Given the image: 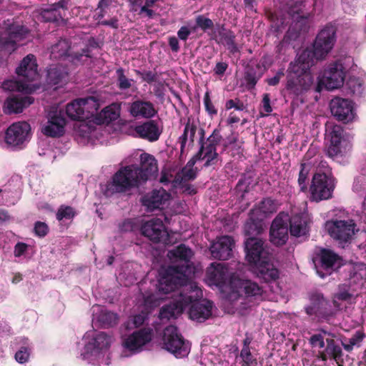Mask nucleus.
<instances>
[{
  "instance_id": "f8f14e48",
  "label": "nucleus",
  "mask_w": 366,
  "mask_h": 366,
  "mask_svg": "<svg viewBox=\"0 0 366 366\" xmlns=\"http://www.w3.org/2000/svg\"><path fill=\"white\" fill-rule=\"evenodd\" d=\"M232 277L237 276L234 273L230 274L228 267L224 263L212 262L206 270L209 284L219 288H228L230 290L229 281Z\"/></svg>"
},
{
  "instance_id": "680f3d73",
  "label": "nucleus",
  "mask_w": 366,
  "mask_h": 366,
  "mask_svg": "<svg viewBox=\"0 0 366 366\" xmlns=\"http://www.w3.org/2000/svg\"><path fill=\"white\" fill-rule=\"evenodd\" d=\"M30 355V349L27 347H21L15 354V360L21 364L25 363L29 360Z\"/></svg>"
},
{
  "instance_id": "13d9d810",
  "label": "nucleus",
  "mask_w": 366,
  "mask_h": 366,
  "mask_svg": "<svg viewBox=\"0 0 366 366\" xmlns=\"http://www.w3.org/2000/svg\"><path fill=\"white\" fill-rule=\"evenodd\" d=\"M90 49L89 48L86 47L84 49H82L81 52H75L71 54H69L68 57L70 58V61L74 64H83L84 61L83 58L84 57L86 59L91 57L90 55Z\"/></svg>"
},
{
  "instance_id": "0eeeda50",
  "label": "nucleus",
  "mask_w": 366,
  "mask_h": 366,
  "mask_svg": "<svg viewBox=\"0 0 366 366\" xmlns=\"http://www.w3.org/2000/svg\"><path fill=\"white\" fill-rule=\"evenodd\" d=\"M163 348L177 358L187 356L190 351V345L179 333L177 327L167 326L163 332Z\"/></svg>"
},
{
  "instance_id": "f257e3e1",
  "label": "nucleus",
  "mask_w": 366,
  "mask_h": 366,
  "mask_svg": "<svg viewBox=\"0 0 366 366\" xmlns=\"http://www.w3.org/2000/svg\"><path fill=\"white\" fill-rule=\"evenodd\" d=\"M313 77L305 63L291 62L287 74L285 89L292 98H298L310 90Z\"/></svg>"
},
{
  "instance_id": "4468645a",
  "label": "nucleus",
  "mask_w": 366,
  "mask_h": 366,
  "mask_svg": "<svg viewBox=\"0 0 366 366\" xmlns=\"http://www.w3.org/2000/svg\"><path fill=\"white\" fill-rule=\"evenodd\" d=\"M310 305L305 307V312L310 316L327 320L332 317L333 312L329 300L321 292H315L310 295Z\"/></svg>"
},
{
  "instance_id": "412c9836",
  "label": "nucleus",
  "mask_w": 366,
  "mask_h": 366,
  "mask_svg": "<svg viewBox=\"0 0 366 366\" xmlns=\"http://www.w3.org/2000/svg\"><path fill=\"white\" fill-rule=\"evenodd\" d=\"M235 242L234 239L228 235L217 237L209 248L213 258L219 260H227L232 256Z\"/></svg>"
},
{
  "instance_id": "052dcab7",
  "label": "nucleus",
  "mask_w": 366,
  "mask_h": 366,
  "mask_svg": "<svg viewBox=\"0 0 366 366\" xmlns=\"http://www.w3.org/2000/svg\"><path fill=\"white\" fill-rule=\"evenodd\" d=\"M222 140V136L220 134V132L219 129H215L212 132V133L207 137L204 142H206L209 145L212 146L213 147H215L217 149V146L220 144L221 141Z\"/></svg>"
},
{
  "instance_id": "3c124183",
  "label": "nucleus",
  "mask_w": 366,
  "mask_h": 366,
  "mask_svg": "<svg viewBox=\"0 0 366 366\" xmlns=\"http://www.w3.org/2000/svg\"><path fill=\"white\" fill-rule=\"evenodd\" d=\"M311 167L305 163H301L300 169L298 176V185L300 188V191L305 192L307 191V185L309 181V173Z\"/></svg>"
},
{
  "instance_id": "c756f323",
  "label": "nucleus",
  "mask_w": 366,
  "mask_h": 366,
  "mask_svg": "<svg viewBox=\"0 0 366 366\" xmlns=\"http://www.w3.org/2000/svg\"><path fill=\"white\" fill-rule=\"evenodd\" d=\"M37 67L36 56L29 54L21 61L19 66L16 69V73L18 76L24 77L26 81H33L39 76Z\"/></svg>"
},
{
  "instance_id": "473e14b6",
  "label": "nucleus",
  "mask_w": 366,
  "mask_h": 366,
  "mask_svg": "<svg viewBox=\"0 0 366 366\" xmlns=\"http://www.w3.org/2000/svg\"><path fill=\"white\" fill-rule=\"evenodd\" d=\"M170 198V194L163 188L154 189L142 198V204L146 207L148 211H154L159 209Z\"/></svg>"
},
{
  "instance_id": "2f4dec72",
  "label": "nucleus",
  "mask_w": 366,
  "mask_h": 366,
  "mask_svg": "<svg viewBox=\"0 0 366 366\" xmlns=\"http://www.w3.org/2000/svg\"><path fill=\"white\" fill-rule=\"evenodd\" d=\"M34 102V99L29 96L13 95L9 97L4 107V112L6 114H18Z\"/></svg>"
},
{
  "instance_id": "ea45409f",
  "label": "nucleus",
  "mask_w": 366,
  "mask_h": 366,
  "mask_svg": "<svg viewBox=\"0 0 366 366\" xmlns=\"http://www.w3.org/2000/svg\"><path fill=\"white\" fill-rule=\"evenodd\" d=\"M218 33L220 42L227 46L231 54H234L240 51L235 42L236 35L233 31L226 29L224 25H222Z\"/></svg>"
},
{
  "instance_id": "58836bf2",
  "label": "nucleus",
  "mask_w": 366,
  "mask_h": 366,
  "mask_svg": "<svg viewBox=\"0 0 366 366\" xmlns=\"http://www.w3.org/2000/svg\"><path fill=\"white\" fill-rule=\"evenodd\" d=\"M197 129V127L196 124L191 119L190 117H189L185 124L183 134L178 138V142L180 144L181 155H182L184 152L188 138L189 139L191 144L194 143Z\"/></svg>"
},
{
  "instance_id": "bb28decb",
  "label": "nucleus",
  "mask_w": 366,
  "mask_h": 366,
  "mask_svg": "<svg viewBox=\"0 0 366 366\" xmlns=\"http://www.w3.org/2000/svg\"><path fill=\"white\" fill-rule=\"evenodd\" d=\"M128 111L134 118L147 119L153 118L158 112L152 102L139 98L130 104Z\"/></svg>"
},
{
  "instance_id": "79ce46f5",
  "label": "nucleus",
  "mask_w": 366,
  "mask_h": 366,
  "mask_svg": "<svg viewBox=\"0 0 366 366\" xmlns=\"http://www.w3.org/2000/svg\"><path fill=\"white\" fill-rule=\"evenodd\" d=\"M263 219L257 215H252L249 212V218L244 224V229L245 234L249 237L259 234L263 230Z\"/></svg>"
},
{
  "instance_id": "9d476101",
  "label": "nucleus",
  "mask_w": 366,
  "mask_h": 366,
  "mask_svg": "<svg viewBox=\"0 0 366 366\" xmlns=\"http://www.w3.org/2000/svg\"><path fill=\"white\" fill-rule=\"evenodd\" d=\"M337 28L331 23L318 33L313 44V55L317 59L325 58L336 41Z\"/></svg>"
},
{
  "instance_id": "7ed1b4c3",
  "label": "nucleus",
  "mask_w": 366,
  "mask_h": 366,
  "mask_svg": "<svg viewBox=\"0 0 366 366\" xmlns=\"http://www.w3.org/2000/svg\"><path fill=\"white\" fill-rule=\"evenodd\" d=\"M194 272V267H168L167 269L160 273L158 281L159 291L164 294H168L174 291L179 286L186 285Z\"/></svg>"
},
{
  "instance_id": "e2e57ef3",
  "label": "nucleus",
  "mask_w": 366,
  "mask_h": 366,
  "mask_svg": "<svg viewBox=\"0 0 366 366\" xmlns=\"http://www.w3.org/2000/svg\"><path fill=\"white\" fill-rule=\"evenodd\" d=\"M34 231L36 236L44 237L48 234L49 229L45 222L38 221L34 224Z\"/></svg>"
},
{
  "instance_id": "0e129e2a",
  "label": "nucleus",
  "mask_w": 366,
  "mask_h": 366,
  "mask_svg": "<svg viewBox=\"0 0 366 366\" xmlns=\"http://www.w3.org/2000/svg\"><path fill=\"white\" fill-rule=\"evenodd\" d=\"M269 19L272 21V27L274 29V31L280 32L285 27V21L282 18L279 19L276 14H270L269 16Z\"/></svg>"
},
{
  "instance_id": "774afa93",
  "label": "nucleus",
  "mask_w": 366,
  "mask_h": 366,
  "mask_svg": "<svg viewBox=\"0 0 366 366\" xmlns=\"http://www.w3.org/2000/svg\"><path fill=\"white\" fill-rule=\"evenodd\" d=\"M204 104L205 109L209 114L213 116V115H216L217 114V110L215 109L214 104H212V102L211 101L209 92H207L204 94Z\"/></svg>"
},
{
  "instance_id": "c03bdc74",
  "label": "nucleus",
  "mask_w": 366,
  "mask_h": 366,
  "mask_svg": "<svg viewBox=\"0 0 366 366\" xmlns=\"http://www.w3.org/2000/svg\"><path fill=\"white\" fill-rule=\"evenodd\" d=\"M66 114L72 120L84 121L86 119L79 99H76L66 105Z\"/></svg>"
},
{
  "instance_id": "e433bc0d",
  "label": "nucleus",
  "mask_w": 366,
  "mask_h": 366,
  "mask_svg": "<svg viewBox=\"0 0 366 366\" xmlns=\"http://www.w3.org/2000/svg\"><path fill=\"white\" fill-rule=\"evenodd\" d=\"M264 70L259 64L247 65L244 73V79L246 83V87L248 90L254 89L258 81L262 78Z\"/></svg>"
},
{
  "instance_id": "f704fd0d",
  "label": "nucleus",
  "mask_w": 366,
  "mask_h": 366,
  "mask_svg": "<svg viewBox=\"0 0 366 366\" xmlns=\"http://www.w3.org/2000/svg\"><path fill=\"white\" fill-rule=\"evenodd\" d=\"M193 252L192 249L184 244H179L168 252L169 257L174 258L182 262V264H177L172 267H194L193 263L190 261Z\"/></svg>"
},
{
  "instance_id": "5701e85b",
  "label": "nucleus",
  "mask_w": 366,
  "mask_h": 366,
  "mask_svg": "<svg viewBox=\"0 0 366 366\" xmlns=\"http://www.w3.org/2000/svg\"><path fill=\"white\" fill-rule=\"evenodd\" d=\"M325 139L329 140L327 154L335 157L341 153V142L343 137V128L340 125L332 123L326 124Z\"/></svg>"
},
{
  "instance_id": "09e8293b",
  "label": "nucleus",
  "mask_w": 366,
  "mask_h": 366,
  "mask_svg": "<svg viewBox=\"0 0 366 366\" xmlns=\"http://www.w3.org/2000/svg\"><path fill=\"white\" fill-rule=\"evenodd\" d=\"M365 338V333L362 330H357L348 340L347 342H342L343 348L347 352H352L354 347H360L361 342Z\"/></svg>"
},
{
  "instance_id": "7c9ffc66",
  "label": "nucleus",
  "mask_w": 366,
  "mask_h": 366,
  "mask_svg": "<svg viewBox=\"0 0 366 366\" xmlns=\"http://www.w3.org/2000/svg\"><path fill=\"white\" fill-rule=\"evenodd\" d=\"M189 305V315L192 320L202 322L212 315V303L209 300L196 301L192 298Z\"/></svg>"
},
{
  "instance_id": "4d7b16f0",
  "label": "nucleus",
  "mask_w": 366,
  "mask_h": 366,
  "mask_svg": "<svg viewBox=\"0 0 366 366\" xmlns=\"http://www.w3.org/2000/svg\"><path fill=\"white\" fill-rule=\"evenodd\" d=\"M117 77V85L119 89L122 90L128 89L132 86V79H128L124 74L123 68H118L116 71Z\"/></svg>"
},
{
  "instance_id": "4be33fe9",
  "label": "nucleus",
  "mask_w": 366,
  "mask_h": 366,
  "mask_svg": "<svg viewBox=\"0 0 366 366\" xmlns=\"http://www.w3.org/2000/svg\"><path fill=\"white\" fill-rule=\"evenodd\" d=\"M152 339V330L144 327L134 331L129 335L123 342L124 347L133 352H138L142 347L149 343Z\"/></svg>"
},
{
  "instance_id": "49530a36",
  "label": "nucleus",
  "mask_w": 366,
  "mask_h": 366,
  "mask_svg": "<svg viewBox=\"0 0 366 366\" xmlns=\"http://www.w3.org/2000/svg\"><path fill=\"white\" fill-rule=\"evenodd\" d=\"M79 101L81 104L84 115L86 116V119L96 114L99 109V102L94 97L90 96L85 98H80Z\"/></svg>"
},
{
  "instance_id": "bf43d9fd",
  "label": "nucleus",
  "mask_w": 366,
  "mask_h": 366,
  "mask_svg": "<svg viewBox=\"0 0 366 366\" xmlns=\"http://www.w3.org/2000/svg\"><path fill=\"white\" fill-rule=\"evenodd\" d=\"M308 341L312 347H318L320 349L325 347V337L321 332L313 334Z\"/></svg>"
},
{
  "instance_id": "2eb2a0df",
  "label": "nucleus",
  "mask_w": 366,
  "mask_h": 366,
  "mask_svg": "<svg viewBox=\"0 0 366 366\" xmlns=\"http://www.w3.org/2000/svg\"><path fill=\"white\" fill-rule=\"evenodd\" d=\"M141 233L154 243H169L168 232L163 222L159 218H152L142 224Z\"/></svg>"
},
{
  "instance_id": "6e6d98bb",
  "label": "nucleus",
  "mask_w": 366,
  "mask_h": 366,
  "mask_svg": "<svg viewBox=\"0 0 366 366\" xmlns=\"http://www.w3.org/2000/svg\"><path fill=\"white\" fill-rule=\"evenodd\" d=\"M76 215L74 209L64 204H61L56 214V218L58 221L65 219H71Z\"/></svg>"
},
{
  "instance_id": "cd10ccee",
  "label": "nucleus",
  "mask_w": 366,
  "mask_h": 366,
  "mask_svg": "<svg viewBox=\"0 0 366 366\" xmlns=\"http://www.w3.org/2000/svg\"><path fill=\"white\" fill-rule=\"evenodd\" d=\"M317 358L323 362L332 360L335 361L337 366H343L344 364L342 347L334 339H326V346L323 350L318 352Z\"/></svg>"
},
{
  "instance_id": "39448f33",
  "label": "nucleus",
  "mask_w": 366,
  "mask_h": 366,
  "mask_svg": "<svg viewBox=\"0 0 366 366\" xmlns=\"http://www.w3.org/2000/svg\"><path fill=\"white\" fill-rule=\"evenodd\" d=\"M314 262L321 278L336 272L343 265V259L331 249L320 247L315 252Z\"/></svg>"
},
{
  "instance_id": "864d4df0",
  "label": "nucleus",
  "mask_w": 366,
  "mask_h": 366,
  "mask_svg": "<svg viewBox=\"0 0 366 366\" xmlns=\"http://www.w3.org/2000/svg\"><path fill=\"white\" fill-rule=\"evenodd\" d=\"M236 361L240 366H257V360L251 351H240L239 355L236 356Z\"/></svg>"
},
{
  "instance_id": "37998d69",
  "label": "nucleus",
  "mask_w": 366,
  "mask_h": 366,
  "mask_svg": "<svg viewBox=\"0 0 366 366\" xmlns=\"http://www.w3.org/2000/svg\"><path fill=\"white\" fill-rule=\"evenodd\" d=\"M69 49V41L65 39H61L51 46L50 56L53 59H61L67 57Z\"/></svg>"
},
{
  "instance_id": "393cba45",
  "label": "nucleus",
  "mask_w": 366,
  "mask_h": 366,
  "mask_svg": "<svg viewBox=\"0 0 366 366\" xmlns=\"http://www.w3.org/2000/svg\"><path fill=\"white\" fill-rule=\"evenodd\" d=\"M30 130V125L26 122L14 123L6 129L5 141L10 145H20L26 139Z\"/></svg>"
},
{
  "instance_id": "1a4fd4ad",
  "label": "nucleus",
  "mask_w": 366,
  "mask_h": 366,
  "mask_svg": "<svg viewBox=\"0 0 366 366\" xmlns=\"http://www.w3.org/2000/svg\"><path fill=\"white\" fill-rule=\"evenodd\" d=\"M230 291L229 298L236 300L240 297L257 298L261 297L263 289L255 282L242 280L238 277H232L229 281Z\"/></svg>"
},
{
  "instance_id": "72a5a7b5",
  "label": "nucleus",
  "mask_w": 366,
  "mask_h": 366,
  "mask_svg": "<svg viewBox=\"0 0 366 366\" xmlns=\"http://www.w3.org/2000/svg\"><path fill=\"white\" fill-rule=\"evenodd\" d=\"M257 277L264 282H271L279 278L280 272L277 268L269 260V258L260 261L254 265Z\"/></svg>"
},
{
  "instance_id": "f3484780",
  "label": "nucleus",
  "mask_w": 366,
  "mask_h": 366,
  "mask_svg": "<svg viewBox=\"0 0 366 366\" xmlns=\"http://www.w3.org/2000/svg\"><path fill=\"white\" fill-rule=\"evenodd\" d=\"M332 114L339 122H349L354 118L353 102L347 99L336 97L330 102Z\"/></svg>"
},
{
  "instance_id": "4c0bfd02",
  "label": "nucleus",
  "mask_w": 366,
  "mask_h": 366,
  "mask_svg": "<svg viewBox=\"0 0 366 366\" xmlns=\"http://www.w3.org/2000/svg\"><path fill=\"white\" fill-rule=\"evenodd\" d=\"M277 204L274 200L271 198H264L250 211L252 215H257L262 219L266 218L267 216L276 212Z\"/></svg>"
},
{
  "instance_id": "a878e982",
  "label": "nucleus",
  "mask_w": 366,
  "mask_h": 366,
  "mask_svg": "<svg viewBox=\"0 0 366 366\" xmlns=\"http://www.w3.org/2000/svg\"><path fill=\"white\" fill-rule=\"evenodd\" d=\"M135 169L141 182H145L157 175V161L153 155L143 153L140 155V167L135 165Z\"/></svg>"
},
{
  "instance_id": "c9c22d12",
  "label": "nucleus",
  "mask_w": 366,
  "mask_h": 366,
  "mask_svg": "<svg viewBox=\"0 0 366 366\" xmlns=\"http://www.w3.org/2000/svg\"><path fill=\"white\" fill-rule=\"evenodd\" d=\"M199 144L200 147L197 152L199 157H202L203 159L206 160L204 164V167L207 168L216 165L218 162L219 154L215 147H213L204 142L203 137L199 138Z\"/></svg>"
},
{
  "instance_id": "20e7f679",
  "label": "nucleus",
  "mask_w": 366,
  "mask_h": 366,
  "mask_svg": "<svg viewBox=\"0 0 366 366\" xmlns=\"http://www.w3.org/2000/svg\"><path fill=\"white\" fill-rule=\"evenodd\" d=\"M357 224L353 219H330L325 222V228L330 237L342 247L350 244L355 234Z\"/></svg>"
},
{
  "instance_id": "c85d7f7f",
  "label": "nucleus",
  "mask_w": 366,
  "mask_h": 366,
  "mask_svg": "<svg viewBox=\"0 0 366 366\" xmlns=\"http://www.w3.org/2000/svg\"><path fill=\"white\" fill-rule=\"evenodd\" d=\"M134 131L141 139L154 142L159 139L162 131L155 120L149 119L134 127Z\"/></svg>"
},
{
  "instance_id": "b1692460",
  "label": "nucleus",
  "mask_w": 366,
  "mask_h": 366,
  "mask_svg": "<svg viewBox=\"0 0 366 366\" xmlns=\"http://www.w3.org/2000/svg\"><path fill=\"white\" fill-rule=\"evenodd\" d=\"M287 219L292 236L300 237L309 234L311 219L307 212L292 214L290 217L287 216Z\"/></svg>"
},
{
  "instance_id": "603ef678",
  "label": "nucleus",
  "mask_w": 366,
  "mask_h": 366,
  "mask_svg": "<svg viewBox=\"0 0 366 366\" xmlns=\"http://www.w3.org/2000/svg\"><path fill=\"white\" fill-rule=\"evenodd\" d=\"M252 182V177L250 175L244 174L239 179L235 189L236 192L243 198L245 193H247L250 189V185Z\"/></svg>"
},
{
  "instance_id": "9b49d317",
  "label": "nucleus",
  "mask_w": 366,
  "mask_h": 366,
  "mask_svg": "<svg viewBox=\"0 0 366 366\" xmlns=\"http://www.w3.org/2000/svg\"><path fill=\"white\" fill-rule=\"evenodd\" d=\"M335 186L331 178L325 173H315L310 187V199L320 202L329 199L332 196Z\"/></svg>"
},
{
  "instance_id": "a211bd4d",
  "label": "nucleus",
  "mask_w": 366,
  "mask_h": 366,
  "mask_svg": "<svg viewBox=\"0 0 366 366\" xmlns=\"http://www.w3.org/2000/svg\"><path fill=\"white\" fill-rule=\"evenodd\" d=\"M192 302V295L188 294H183L180 292L178 299L174 300L169 304L164 305L160 311L159 317L160 320H169L171 318H177L179 315H181L184 310L189 306V303Z\"/></svg>"
},
{
  "instance_id": "69168bd1",
  "label": "nucleus",
  "mask_w": 366,
  "mask_h": 366,
  "mask_svg": "<svg viewBox=\"0 0 366 366\" xmlns=\"http://www.w3.org/2000/svg\"><path fill=\"white\" fill-rule=\"evenodd\" d=\"M42 16L46 21H58L62 19L61 13H56L51 7L44 10Z\"/></svg>"
},
{
  "instance_id": "a19ab883",
  "label": "nucleus",
  "mask_w": 366,
  "mask_h": 366,
  "mask_svg": "<svg viewBox=\"0 0 366 366\" xmlns=\"http://www.w3.org/2000/svg\"><path fill=\"white\" fill-rule=\"evenodd\" d=\"M68 74L67 69L65 66L57 64L48 70L47 81L50 84L57 85L65 82L67 79Z\"/></svg>"
},
{
  "instance_id": "6ab92c4d",
  "label": "nucleus",
  "mask_w": 366,
  "mask_h": 366,
  "mask_svg": "<svg viewBox=\"0 0 366 366\" xmlns=\"http://www.w3.org/2000/svg\"><path fill=\"white\" fill-rule=\"evenodd\" d=\"M244 244L246 259L250 264L254 266L268 258L264 242L262 239L255 237H248Z\"/></svg>"
},
{
  "instance_id": "f03ea898",
  "label": "nucleus",
  "mask_w": 366,
  "mask_h": 366,
  "mask_svg": "<svg viewBox=\"0 0 366 366\" xmlns=\"http://www.w3.org/2000/svg\"><path fill=\"white\" fill-rule=\"evenodd\" d=\"M142 183L134 164L122 167L114 174L112 180L107 183L105 194L111 196L117 193H124L139 187Z\"/></svg>"
},
{
  "instance_id": "de8ad7c7",
  "label": "nucleus",
  "mask_w": 366,
  "mask_h": 366,
  "mask_svg": "<svg viewBox=\"0 0 366 366\" xmlns=\"http://www.w3.org/2000/svg\"><path fill=\"white\" fill-rule=\"evenodd\" d=\"M97 320L102 327L108 328L117 324L118 316L114 312L104 310L100 312Z\"/></svg>"
},
{
  "instance_id": "5fc2aeb1",
  "label": "nucleus",
  "mask_w": 366,
  "mask_h": 366,
  "mask_svg": "<svg viewBox=\"0 0 366 366\" xmlns=\"http://www.w3.org/2000/svg\"><path fill=\"white\" fill-rule=\"evenodd\" d=\"M214 23L212 19L200 14L196 16L195 26L192 28V30L195 31L197 28H200L202 31H206L212 29Z\"/></svg>"
},
{
  "instance_id": "a18cd8bd",
  "label": "nucleus",
  "mask_w": 366,
  "mask_h": 366,
  "mask_svg": "<svg viewBox=\"0 0 366 366\" xmlns=\"http://www.w3.org/2000/svg\"><path fill=\"white\" fill-rule=\"evenodd\" d=\"M119 117V108L116 104H112L104 108L99 114V124H108L117 119Z\"/></svg>"
},
{
  "instance_id": "dca6fc26",
  "label": "nucleus",
  "mask_w": 366,
  "mask_h": 366,
  "mask_svg": "<svg viewBox=\"0 0 366 366\" xmlns=\"http://www.w3.org/2000/svg\"><path fill=\"white\" fill-rule=\"evenodd\" d=\"M111 342V337L105 332L97 333L85 345L81 354L82 359L89 361L97 359L103 351L109 348Z\"/></svg>"
},
{
  "instance_id": "aec40b11",
  "label": "nucleus",
  "mask_w": 366,
  "mask_h": 366,
  "mask_svg": "<svg viewBox=\"0 0 366 366\" xmlns=\"http://www.w3.org/2000/svg\"><path fill=\"white\" fill-rule=\"evenodd\" d=\"M269 237L272 243L277 246L285 244L288 239L287 215L279 214L270 227Z\"/></svg>"
},
{
  "instance_id": "8fccbe9b",
  "label": "nucleus",
  "mask_w": 366,
  "mask_h": 366,
  "mask_svg": "<svg viewBox=\"0 0 366 366\" xmlns=\"http://www.w3.org/2000/svg\"><path fill=\"white\" fill-rule=\"evenodd\" d=\"M198 169L197 168L183 167L180 172L176 175L175 182L182 184L189 181H193L197 178Z\"/></svg>"
},
{
  "instance_id": "423d86ee",
  "label": "nucleus",
  "mask_w": 366,
  "mask_h": 366,
  "mask_svg": "<svg viewBox=\"0 0 366 366\" xmlns=\"http://www.w3.org/2000/svg\"><path fill=\"white\" fill-rule=\"evenodd\" d=\"M4 24L5 29L0 35V49L11 54L17 49V43L26 37L29 30L13 20L8 19Z\"/></svg>"
},
{
  "instance_id": "ddd939ff",
  "label": "nucleus",
  "mask_w": 366,
  "mask_h": 366,
  "mask_svg": "<svg viewBox=\"0 0 366 366\" xmlns=\"http://www.w3.org/2000/svg\"><path fill=\"white\" fill-rule=\"evenodd\" d=\"M47 122L42 129V133L50 137H59L64 134L66 124L64 112L57 107H51L47 114Z\"/></svg>"
},
{
  "instance_id": "338daca9",
  "label": "nucleus",
  "mask_w": 366,
  "mask_h": 366,
  "mask_svg": "<svg viewBox=\"0 0 366 366\" xmlns=\"http://www.w3.org/2000/svg\"><path fill=\"white\" fill-rule=\"evenodd\" d=\"M233 108L238 111H243L245 109V106L239 98L227 100L225 104L226 110H229Z\"/></svg>"
},
{
  "instance_id": "6e6552de",
  "label": "nucleus",
  "mask_w": 366,
  "mask_h": 366,
  "mask_svg": "<svg viewBox=\"0 0 366 366\" xmlns=\"http://www.w3.org/2000/svg\"><path fill=\"white\" fill-rule=\"evenodd\" d=\"M345 73V69L340 61L330 63L325 69L322 78L315 86V92H320L323 86L327 90L340 88L344 84Z\"/></svg>"
}]
</instances>
